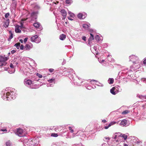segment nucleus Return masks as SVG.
<instances>
[{"label":"nucleus","instance_id":"dca6fc26","mask_svg":"<svg viewBox=\"0 0 146 146\" xmlns=\"http://www.w3.org/2000/svg\"><path fill=\"white\" fill-rule=\"evenodd\" d=\"M30 45L28 44H26L25 46L24 49L26 50H29L31 49L33 46L31 43H30Z\"/></svg>","mask_w":146,"mask_h":146},{"label":"nucleus","instance_id":"9b49d317","mask_svg":"<svg viewBox=\"0 0 146 146\" xmlns=\"http://www.w3.org/2000/svg\"><path fill=\"white\" fill-rule=\"evenodd\" d=\"M78 18L80 19H84L87 16V14L85 13H79L77 15Z\"/></svg>","mask_w":146,"mask_h":146},{"label":"nucleus","instance_id":"72a5a7b5","mask_svg":"<svg viewBox=\"0 0 146 146\" xmlns=\"http://www.w3.org/2000/svg\"><path fill=\"white\" fill-rule=\"evenodd\" d=\"M66 3L69 5H70L73 2L72 0H66L65 1Z\"/></svg>","mask_w":146,"mask_h":146},{"label":"nucleus","instance_id":"aec40b11","mask_svg":"<svg viewBox=\"0 0 146 146\" xmlns=\"http://www.w3.org/2000/svg\"><path fill=\"white\" fill-rule=\"evenodd\" d=\"M9 19H7L6 21L3 22V26L5 28H7L9 25Z\"/></svg>","mask_w":146,"mask_h":146},{"label":"nucleus","instance_id":"cd10ccee","mask_svg":"<svg viewBox=\"0 0 146 146\" xmlns=\"http://www.w3.org/2000/svg\"><path fill=\"white\" fill-rule=\"evenodd\" d=\"M115 87V90L117 91H118V93L119 92H121L122 89L121 87L119 85H117Z\"/></svg>","mask_w":146,"mask_h":146},{"label":"nucleus","instance_id":"69168bd1","mask_svg":"<svg viewBox=\"0 0 146 146\" xmlns=\"http://www.w3.org/2000/svg\"><path fill=\"white\" fill-rule=\"evenodd\" d=\"M81 145V144H74L72 146H80Z\"/></svg>","mask_w":146,"mask_h":146},{"label":"nucleus","instance_id":"8fccbe9b","mask_svg":"<svg viewBox=\"0 0 146 146\" xmlns=\"http://www.w3.org/2000/svg\"><path fill=\"white\" fill-rule=\"evenodd\" d=\"M141 81L146 84V78H142Z\"/></svg>","mask_w":146,"mask_h":146},{"label":"nucleus","instance_id":"f03ea898","mask_svg":"<svg viewBox=\"0 0 146 146\" xmlns=\"http://www.w3.org/2000/svg\"><path fill=\"white\" fill-rule=\"evenodd\" d=\"M39 142V138L36 137L35 139H27L24 140L23 144L25 146H36Z\"/></svg>","mask_w":146,"mask_h":146},{"label":"nucleus","instance_id":"412c9836","mask_svg":"<svg viewBox=\"0 0 146 146\" xmlns=\"http://www.w3.org/2000/svg\"><path fill=\"white\" fill-rule=\"evenodd\" d=\"M90 24L89 23H87L86 24H84L82 25V27L84 28L85 29H88L90 27Z\"/></svg>","mask_w":146,"mask_h":146},{"label":"nucleus","instance_id":"bb28decb","mask_svg":"<svg viewBox=\"0 0 146 146\" xmlns=\"http://www.w3.org/2000/svg\"><path fill=\"white\" fill-rule=\"evenodd\" d=\"M92 48H93L94 50H95L94 53L96 54H98L99 53V52L98 51L99 50V49H98V46H94V47H93Z\"/></svg>","mask_w":146,"mask_h":146},{"label":"nucleus","instance_id":"9d476101","mask_svg":"<svg viewBox=\"0 0 146 146\" xmlns=\"http://www.w3.org/2000/svg\"><path fill=\"white\" fill-rule=\"evenodd\" d=\"M16 134L19 136L22 137L24 136L25 134L23 133V130L21 128H18L16 131Z\"/></svg>","mask_w":146,"mask_h":146},{"label":"nucleus","instance_id":"7c9ffc66","mask_svg":"<svg viewBox=\"0 0 146 146\" xmlns=\"http://www.w3.org/2000/svg\"><path fill=\"white\" fill-rule=\"evenodd\" d=\"M8 69V72L10 74L14 73L15 71V68H13V69H12L9 68Z\"/></svg>","mask_w":146,"mask_h":146},{"label":"nucleus","instance_id":"ea45409f","mask_svg":"<svg viewBox=\"0 0 146 146\" xmlns=\"http://www.w3.org/2000/svg\"><path fill=\"white\" fill-rule=\"evenodd\" d=\"M117 133H116L113 136V137L115 139H116L118 137H118V134H117Z\"/></svg>","mask_w":146,"mask_h":146},{"label":"nucleus","instance_id":"6e6552de","mask_svg":"<svg viewBox=\"0 0 146 146\" xmlns=\"http://www.w3.org/2000/svg\"><path fill=\"white\" fill-rule=\"evenodd\" d=\"M31 39L32 42H35L37 43H39L41 41L40 38L38 37L37 35H35L31 37Z\"/></svg>","mask_w":146,"mask_h":146},{"label":"nucleus","instance_id":"a878e982","mask_svg":"<svg viewBox=\"0 0 146 146\" xmlns=\"http://www.w3.org/2000/svg\"><path fill=\"white\" fill-rule=\"evenodd\" d=\"M48 81L49 83L52 84L53 85L55 83V79L54 78H52L51 79H49Z\"/></svg>","mask_w":146,"mask_h":146},{"label":"nucleus","instance_id":"de8ad7c7","mask_svg":"<svg viewBox=\"0 0 146 146\" xmlns=\"http://www.w3.org/2000/svg\"><path fill=\"white\" fill-rule=\"evenodd\" d=\"M9 15H10V14H9V13H7L5 14V18H7L9 16Z\"/></svg>","mask_w":146,"mask_h":146},{"label":"nucleus","instance_id":"f257e3e1","mask_svg":"<svg viewBox=\"0 0 146 146\" xmlns=\"http://www.w3.org/2000/svg\"><path fill=\"white\" fill-rule=\"evenodd\" d=\"M1 95L4 100L11 101L15 98L16 91L15 89L10 90L7 88L1 91Z\"/></svg>","mask_w":146,"mask_h":146},{"label":"nucleus","instance_id":"4be33fe9","mask_svg":"<svg viewBox=\"0 0 146 146\" xmlns=\"http://www.w3.org/2000/svg\"><path fill=\"white\" fill-rule=\"evenodd\" d=\"M127 121L126 120L124 119L121 121L120 124L121 125H122L123 126H127L128 125L127 124Z\"/></svg>","mask_w":146,"mask_h":146},{"label":"nucleus","instance_id":"603ef678","mask_svg":"<svg viewBox=\"0 0 146 146\" xmlns=\"http://www.w3.org/2000/svg\"><path fill=\"white\" fill-rule=\"evenodd\" d=\"M86 88L88 90H91L92 88V87L90 86V85H88V86H87V87H86Z\"/></svg>","mask_w":146,"mask_h":146},{"label":"nucleus","instance_id":"774afa93","mask_svg":"<svg viewBox=\"0 0 146 146\" xmlns=\"http://www.w3.org/2000/svg\"><path fill=\"white\" fill-rule=\"evenodd\" d=\"M16 52V50H13L11 51V53L12 54H14Z\"/></svg>","mask_w":146,"mask_h":146},{"label":"nucleus","instance_id":"c03bdc74","mask_svg":"<svg viewBox=\"0 0 146 146\" xmlns=\"http://www.w3.org/2000/svg\"><path fill=\"white\" fill-rule=\"evenodd\" d=\"M11 11L12 13H15V8H11Z\"/></svg>","mask_w":146,"mask_h":146},{"label":"nucleus","instance_id":"49530a36","mask_svg":"<svg viewBox=\"0 0 146 146\" xmlns=\"http://www.w3.org/2000/svg\"><path fill=\"white\" fill-rule=\"evenodd\" d=\"M53 86H54V85L53 84H50V83H49V84H48L46 85V86L47 87H53Z\"/></svg>","mask_w":146,"mask_h":146},{"label":"nucleus","instance_id":"20e7f679","mask_svg":"<svg viewBox=\"0 0 146 146\" xmlns=\"http://www.w3.org/2000/svg\"><path fill=\"white\" fill-rule=\"evenodd\" d=\"M65 69H66L63 72L64 74L68 75V77H69L71 80H72V76L74 77L76 76L74 70L72 69H67L65 68Z\"/></svg>","mask_w":146,"mask_h":146},{"label":"nucleus","instance_id":"a18cd8bd","mask_svg":"<svg viewBox=\"0 0 146 146\" xmlns=\"http://www.w3.org/2000/svg\"><path fill=\"white\" fill-rule=\"evenodd\" d=\"M36 75L37 76H38L39 78H42V75L38 73H36Z\"/></svg>","mask_w":146,"mask_h":146},{"label":"nucleus","instance_id":"39448f33","mask_svg":"<svg viewBox=\"0 0 146 146\" xmlns=\"http://www.w3.org/2000/svg\"><path fill=\"white\" fill-rule=\"evenodd\" d=\"M127 141L132 143L133 145H136L137 143H140V141L138 140V138L135 136H130L127 139Z\"/></svg>","mask_w":146,"mask_h":146},{"label":"nucleus","instance_id":"5701e85b","mask_svg":"<svg viewBox=\"0 0 146 146\" xmlns=\"http://www.w3.org/2000/svg\"><path fill=\"white\" fill-rule=\"evenodd\" d=\"M60 12L62 14L63 19H65L67 15V13L64 9H62L60 11Z\"/></svg>","mask_w":146,"mask_h":146},{"label":"nucleus","instance_id":"c85d7f7f","mask_svg":"<svg viewBox=\"0 0 146 146\" xmlns=\"http://www.w3.org/2000/svg\"><path fill=\"white\" fill-rule=\"evenodd\" d=\"M66 38V35H65L64 34H62L60 35L59 37V38L61 40H64Z\"/></svg>","mask_w":146,"mask_h":146},{"label":"nucleus","instance_id":"c756f323","mask_svg":"<svg viewBox=\"0 0 146 146\" xmlns=\"http://www.w3.org/2000/svg\"><path fill=\"white\" fill-rule=\"evenodd\" d=\"M9 33L10 34V36H9L8 40H10L13 37V34L12 31H9Z\"/></svg>","mask_w":146,"mask_h":146},{"label":"nucleus","instance_id":"79ce46f5","mask_svg":"<svg viewBox=\"0 0 146 146\" xmlns=\"http://www.w3.org/2000/svg\"><path fill=\"white\" fill-rule=\"evenodd\" d=\"M68 13L70 15V16L71 17H73L74 15L73 13H72L70 11H68Z\"/></svg>","mask_w":146,"mask_h":146},{"label":"nucleus","instance_id":"0e129e2a","mask_svg":"<svg viewBox=\"0 0 146 146\" xmlns=\"http://www.w3.org/2000/svg\"><path fill=\"white\" fill-rule=\"evenodd\" d=\"M52 146H60L59 145H57L56 143H54L52 145Z\"/></svg>","mask_w":146,"mask_h":146},{"label":"nucleus","instance_id":"680f3d73","mask_svg":"<svg viewBox=\"0 0 146 146\" xmlns=\"http://www.w3.org/2000/svg\"><path fill=\"white\" fill-rule=\"evenodd\" d=\"M140 144L139 143H137L136 145H135V146H141V141H140Z\"/></svg>","mask_w":146,"mask_h":146},{"label":"nucleus","instance_id":"a19ab883","mask_svg":"<svg viewBox=\"0 0 146 146\" xmlns=\"http://www.w3.org/2000/svg\"><path fill=\"white\" fill-rule=\"evenodd\" d=\"M73 126H69L68 127V129L70 131V132L71 133H72L74 132V130L72 129V127H73Z\"/></svg>","mask_w":146,"mask_h":146},{"label":"nucleus","instance_id":"052dcab7","mask_svg":"<svg viewBox=\"0 0 146 146\" xmlns=\"http://www.w3.org/2000/svg\"><path fill=\"white\" fill-rule=\"evenodd\" d=\"M48 70L50 72L52 73L53 72V71L54 70V69L52 68H50Z\"/></svg>","mask_w":146,"mask_h":146},{"label":"nucleus","instance_id":"4468645a","mask_svg":"<svg viewBox=\"0 0 146 146\" xmlns=\"http://www.w3.org/2000/svg\"><path fill=\"white\" fill-rule=\"evenodd\" d=\"M67 134V133L66 130H60V132L58 133L59 136L62 137H64L66 136Z\"/></svg>","mask_w":146,"mask_h":146},{"label":"nucleus","instance_id":"4d7b16f0","mask_svg":"<svg viewBox=\"0 0 146 146\" xmlns=\"http://www.w3.org/2000/svg\"><path fill=\"white\" fill-rule=\"evenodd\" d=\"M58 128H55L54 129V130L56 132H58V131H59V130L58 129Z\"/></svg>","mask_w":146,"mask_h":146},{"label":"nucleus","instance_id":"2f4dec72","mask_svg":"<svg viewBox=\"0 0 146 146\" xmlns=\"http://www.w3.org/2000/svg\"><path fill=\"white\" fill-rule=\"evenodd\" d=\"M114 82V79L113 78H109L108 80V82L110 84H112Z\"/></svg>","mask_w":146,"mask_h":146},{"label":"nucleus","instance_id":"f8f14e48","mask_svg":"<svg viewBox=\"0 0 146 146\" xmlns=\"http://www.w3.org/2000/svg\"><path fill=\"white\" fill-rule=\"evenodd\" d=\"M24 82V84L27 86L30 85L32 84V81L29 79H25Z\"/></svg>","mask_w":146,"mask_h":146},{"label":"nucleus","instance_id":"6e6d98bb","mask_svg":"<svg viewBox=\"0 0 146 146\" xmlns=\"http://www.w3.org/2000/svg\"><path fill=\"white\" fill-rule=\"evenodd\" d=\"M28 38L27 37L25 38L24 40V42L25 43L27 41Z\"/></svg>","mask_w":146,"mask_h":146},{"label":"nucleus","instance_id":"1a4fd4ad","mask_svg":"<svg viewBox=\"0 0 146 146\" xmlns=\"http://www.w3.org/2000/svg\"><path fill=\"white\" fill-rule=\"evenodd\" d=\"M75 79L74 77H72V80H71L72 81H73V82L75 84H76L78 85H80L83 82V81H81L80 82L79 80H80V78H79L77 77V76H75Z\"/></svg>","mask_w":146,"mask_h":146},{"label":"nucleus","instance_id":"37998d69","mask_svg":"<svg viewBox=\"0 0 146 146\" xmlns=\"http://www.w3.org/2000/svg\"><path fill=\"white\" fill-rule=\"evenodd\" d=\"M96 85L99 86H100L102 87L104 85L103 84L99 82L98 84H96Z\"/></svg>","mask_w":146,"mask_h":146},{"label":"nucleus","instance_id":"423d86ee","mask_svg":"<svg viewBox=\"0 0 146 146\" xmlns=\"http://www.w3.org/2000/svg\"><path fill=\"white\" fill-rule=\"evenodd\" d=\"M129 61H132L134 64L137 63L138 62L139 58L138 56L132 54L129 56Z\"/></svg>","mask_w":146,"mask_h":146},{"label":"nucleus","instance_id":"6ab92c4d","mask_svg":"<svg viewBox=\"0 0 146 146\" xmlns=\"http://www.w3.org/2000/svg\"><path fill=\"white\" fill-rule=\"evenodd\" d=\"M110 93L113 95H115L118 93V91H117L115 90V87H113L110 90Z\"/></svg>","mask_w":146,"mask_h":146},{"label":"nucleus","instance_id":"ddd939ff","mask_svg":"<svg viewBox=\"0 0 146 146\" xmlns=\"http://www.w3.org/2000/svg\"><path fill=\"white\" fill-rule=\"evenodd\" d=\"M90 36L88 40V44L90 46H92L93 45L92 43L91 42L92 40H93L94 39V36L93 35L90 33Z\"/></svg>","mask_w":146,"mask_h":146},{"label":"nucleus","instance_id":"58836bf2","mask_svg":"<svg viewBox=\"0 0 146 146\" xmlns=\"http://www.w3.org/2000/svg\"><path fill=\"white\" fill-rule=\"evenodd\" d=\"M129 112L130 111H129V110H126L122 112V114L123 115H125L126 114L128 113H129Z\"/></svg>","mask_w":146,"mask_h":146},{"label":"nucleus","instance_id":"473e14b6","mask_svg":"<svg viewBox=\"0 0 146 146\" xmlns=\"http://www.w3.org/2000/svg\"><path fill=\"white\" fill-rule=\"evenodd\" d=\"M108 46V44L107 43H103L102 44H101L100 45V46L102 47V48H106Z\"/></svg>","mask_w":146,"mask_h":146},{"label":"nucleus","instance_id":"864d4df0","mask_svg":"<svg viewBox=\"0 0 146 146\" xmlns=\"http://www.w3.org/2000/svg\"><path fill=\"white\" fill-rule=\"evenodd\" d=\"M101 146H108V143H104Z\"/></svg>","mask_w":146,"mask_h":146},{"label":"nucleus","instance_id":"5fc2aeb1","mask_svg":"<svg viewBox=\"0 0 146 146\" xmlns=\"http://www.w3.org/2000/svg\"><path fill=\"white\" fill-rule=\"evenodd\" d=\"M143 63L144 64L146 65V58H144L143 60Z\"/></svg>","mask_w":146,"mask_h":146},{"label":"nucleus","instance_id":"e2e57ef3","mask_svg":"<svg viewBox=\"0 0 146 146\" xmlns=\"http://www.w3.org/2000/svg\"><path fill=\"white\" fill-rule=\"evenodd\" d=\"M35 8L37 9H39L40 8V7L38 5H36L35 6Z\"/></svg>","mask_w":146,"mask_h":146},{"label":"nucleus","instance_id":"c9c22d12","mask_svg":"<svg viewBox=\"0 0 146 146\" xmlns=\"http://www.w3.org/2000/svg\"><path fill=\"white\" fill-rule=\"evenodd\" d=\"M20 43L19 42H17L14 45V46H15L18 49H19L20 48Z\"/></svg>","mask_w":146,"mask_h":146},{"label":"nucleus","instance_id":"f704fd0d","mask_svg":"<svg viewBox=\"0 0 146 146\" xmlns=\"http://www.w3.org/2000/svg\"><path fill=\"white\" fill-rule=\"evenodd\" d=\"M40 23L38 22L35 23L33 24V26L36 28L39 27L40 26Z\"/></svg>","mask_w":146,"mask_h":146},{"label":"nucleus","instance_id":"393cba45","mask_svg":"<svg viewBox=\"0 0 146 146\" xmlns=\"http://www.w3.org/2000/svg\"><path fill=\"white\" fill-rule=\"evenodd\" d=\"M20 26L17 25L15 26V31L16 33H21V31L19 29Z\"/></svg>","mask_w":146,"mask_h":146},{"label":"nucleus","instance_id":"2eb2a0df","mask_svg":"<svg viewBox=\"0 0 146 146\" xmlns=\"http://www.w3.org/2000/svg\"><path fill=\"white\" fill-rule=\"evenodd\" d=\"M95 38L97 42L99 43H101L102 42L103 37L102 36L100 37L98 35H96L95 36Z\"/></svg>","mask_w":146,"mask_h":146},{"label":"nucleus","instance_id":"13d9d810","mask_svg":"<svg viewBox=\"0 0 146 146\" xmlns=\"http://www.w3.org/2000/svg\"><path fill=\"white\" fill-rule=\"evenodd\" d=\"M20 27L21 29H22L24 28L23 24L22 23H21V26H20Z\"/></svg>","mask_w":146,"mask_h":146},{"label":"nucleus","instance_id":"338daca9","mask_svg":"<svg viewBox=\"0 0 146 146\" xmlns=\"http://www.w3.org/2000/svg\"><path fill=\"white\" fill-rule=\"evenodd\" d=\"M34 80L35 81H38L40 80V79H39L38 78H37V77H34Z\"/></svg>","mask_w":146,"mask_h":146},{"label":"nucleus","instance_id":"bf43d9fd","mask_svg":"<svg viewBox=\"0 0 146 146\" xmlns=\"http://www.w3.org/2000/svg\"><path fill=\"white\" fill-rule=\"evenodd\" d=\"M82 39L86 41V37L85 36H83L82 37Z\"/></svg>","mask_w":146,"mask_h":146},{"label":"nucleus","instance_id":"a211bd4d","mask_svg":"<svg viewBox=\"0 0 146 146\" xmlns=\"http://www.w3.org/2000/svg\"><path fill=\"white\" fill-rule=\"evenodd\" d=\"M117 134H118L119 137H122L124 138V140H125L127 138V136L125 134H121L120 133H118Z\"/></svg>","mask_w":146,"mask_h":146},{"label":"nucleus","instance_id":"0eeeda50","mask_svg":"<svg viewBox=\"0 0 146 146\" xmlns=\"http://www.w3.org/2000/svg\"><path fill=\"white\" fill-rule=\"evenodd\" d=\"M8 60V58L7 57L0 56V66H5L6 64L5 62Z\"/></svg>","mask_w":146,"mask_h":146},{"label":"nucleus","instance_id":"b1692460","mask_svg":"<svg viewBox=\"0 0 146 146\" xmlns=\"http://www.w3.org/2000/svg\"><path fill=\"white\" fill-rule=\"evenodd\" d=\"M116 123V122L115 121H113L111 122L108 126H106L104 127V128L106 129H107L108 128L110 127L111 126L113 125Z\"/></svg>","mask_w":146,"mask_h":146},{"label":"nucleus","instance_id":"09e8293b","mask_svg":"<svg viewBox=\"0 0 146 146\" xmlns=\"http://www.w3.org/2000/svg\"><path fill=\"white\" fill-rule=\"evenodd\" d=\"M20 49L21 50L24 49L25 47L23 44H21L20 46Z\"/></svg>","mask_w":146,"mask_h":146},{"label":"nucleus","instance_id":"4c0bfd02","mask_svg":"<svg viewBox=\"0 0 146 146\" xmlns=\"http://www.w3.org/2000/svg\"><path fill=\"white\" fill-rule=\"evenodd\" d=\"M51 136L53 137H56L59 136L58 133H51Z\"/></svg>","mask_w":146,"mask_h":146},{"label":"nucleus","instance_id":"f3484780","mask_svg":"<svg viewBox=\"0 0 146 146\" xmlns=\"http://www.w3.org/2000/svg\"><path fill=\"white\" fill-rule=\"evenodd\" d=\"M38 14V11H33L31 14V16L35 19H37V15Z\"/></svg>","mask_w":146,"mask_h":146},{"label":"nucleus","instance_id":"3c124183","mask_svg":"<svg viewBox=\"0 0 146 146\" xmlns=\"http://www.w3.org/2000/svg\"><path fill=\"white\" fill-rule=\"evenodd\" d=\"M10 67L11 69H13V68H14V65L12 64L11 63L10 65Z\"/></svg>","mask_w":146,"mask_h":146},{"label":"nucleus","instance_id":"7ed1b4c3","mask_svg":"<svg viewBox=\"0 0 146 146\" xmlns=\"http://www.w3.org/2000/svg\"><path fill=\"white\" fill-rule=\"evenodd\" d=\"M135 68H134V66H130V69L127 71H126V70H123L121 72H119L118 76L117 77V79H120L121 78V76H123L124 74H125L126 73L127 74H128V75H129V73L132 72V70H135Z\"/></svg>","mask_w":146,"mask_h":146},{"label":"nucleus","instance_id":"e433bc0d","mask_svg":"<svg viewBox=\"0 0 146 146\" xmlns=\"http://www.w3.org/2000/svg\"><path fill=\"white\" fill-rule=\"evenodd\" d=\"M5 144L6 146H12V143L10 141L6 142Z\"/></svg>","mask_w":146,"mask_h":146}]
</instances>
